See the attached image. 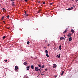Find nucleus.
Here are the masks:
<instances>
[{"mask_svg": "<svg viewBox=\"0 0 78 78\" xmlns=\"http://www.w3.org/2000/svg\"><path fill=\"white\" fill-rule=\"evenodd\" d=\"M71 32H72L73 33L74 32V30L73 29L71 30Z\"/></svg>", "mask_w": 78, "mask_h": 78, "instance_id": "4468645a", "label": "nucleus"}, {"mask_svg": "<svg viewBox=\"0 0 78 78\" xmlns=\"http://www.w3.org/2000/svg\"><path fill=\"white\" fill-rule=\"evenodd\" d=\"M24 1L26 2H28V0H24Z\"/></svg>", "mask_w": 78, "mask_h": 78, "instance_id": "c85d7f7f", "label": "nucleus"}, {"mask_svg": "<svg viewBox=\"0 0 78 78\" xmlns=\"http://www.w3.org/2000/svg\"><path fill=\"white\" fill-rule=\"evenodd\" d=\"M24 13H25V14H27V12L26 11H24Z\"/></svg>", "mask_w": 78, "mask_h": 78, "instance_id": "473e14b6", "label": "nucleus"}, {"mask_svg": "<svg viewBox=\"0 0 78 78\" xmlns=\"http://www.w3.org/2000/svg\"><path fill=\"white\" fill-rule=\"evenodd\" d=\"M45 52L46 54H48V51L47 50H46L45 51Z\"/></svg>", "mask_w": 78, "mask_h": 78, "instance_id": "ddd939ff", "label": "nucleus"}, {"mask_svg": "<svg viewBox=\"0 0 78 78\" xmlns=\"http://www.w3.org/2000/svg\"><path fill=\"white\" fill-rule=\"evenodd\" d=\"M37 12L38 13H39V12H39V11H37Z\"/></svg>", "mask_w": 78, "mask_h": 78, "instance_id": "e433bc0d", "label": "nucleus"}, {"mask_svg": "<svg viewBox=\"0 0 78 78\" xmlns=\"http://www.w3.org/2000/svg\"><path fill=\"white\" fill-rule=\"evenodd\" d=\"M76 2H78V0H76Z\"/></svg>", "mask_w": 78, "mask_h": 78, "instance_id": "c03bdc74", "label": "nucleus"}, {"mask_svg": "<svg viewBox=\"0 0 78 78\" xmlns=\"http://www.w3.org/2000/svg\"><path fill=\"white\" fill-rule=\"evenodd\" d=\"M39 11L40 12V11H41V10L40 9Z\"/></svg>", "mask_w": 78, "mask_h": 78, "instance_id": "a19ab883", "label": "nucleus"}, {"mask_svg": "<svg viewBox=\"0 0 78 78\" xmlns=\"http://www.w3.org/2000/svg\"><path fill=\"white\" fill-rule=\"evenodd\" d=\"M67 36L69 37H71V36H72V34L70 33H69L68 34Z\"/></svg>", "mask_w": 78, "mask_h": 78, "instance_id": "7ed1b4c3", "label": "nucleus"}, {"mask_svg": "<svg viewBox=\"0 0 78 78\" xmlns=\"http://www.w3.org/2000/svg\"><path fill=\"white\" fill-rule=\"evenodd\" d=\"M15 70H17V69H18V66H16L15 67Z\"/></svg>", "mask_w": 78, "mask_h": 78, "instance_id": "39448f33", "label": "nucleus"}, {"mask_svg": "<svg viewBox=\"0 0 78 78\" xmlns=\"http://www.w3.org/2000/svg\"><path fill=\"white\" fill-rule=\"evenodd\" d=\"M73 7H71L67 9V10H68V11H70V10H71V9H73Z\"/></svg>", "mask_w": 78, "mask_h": 78, "instance_id": "20e7f679", "label": "nucleus"}, {"mask_svg": "<svg viewBox=\"0 0 78 78\" xmlns=\"http://www.w3.org/2000/svg\"><path fill=\"white\" fill-rule=\"evenodd\" d=\"M62 39L65 40V38H64V37H61L60 38V41H61V40Z\"/></svg>", "mask_w": 78, "mask_h": 78, "instance_id": "f257e3e1", "label": "nucleus"}, {"mask_svg": "<svg viewBox=\"0 0 78 78\" xmlns=\"http://www.w3.org/2000/svg\"><path fill=\"white\" fill-rule=\"evenodd\" d=\"M5 18V16H3L2 17V18L1 19L2 20H3V19Z\"/></svg>", "mask_w": 78, "mask_h": 78, "instance_id": "6ab92c4d", "label": "nucleus"}, {"mask_svg": "<svg viewBox=\"0 0 78 78\" xmlns=\"http://www.w3.org/2000/svg\"><path fill=\"white\" fill-rule=\"evenodd\" d=\"M44 66L43 65L41 66V68H44Z\"/></svg>", "mask_w": 78, "mask_h": 78, "instance_id": "b1692460", "label": "nucleus"}, {"mask_svg": "<svg viewBox=\"0 0 78 78\" xmlns=\"http://www.w3.org/2000/svg\"><path fill=\"white\" fill-rule=\"evenodd\" d=\"M46 56L48 57H48H49V55H48L47 54Z\"/></svg>", "mask_w": 78, "mask_h": 78, "instance_id": "aec40b11", "label": "nucleus"}, {"mask_svg": "<svg viewBox=\"0 0 78 78\" xmlns=\"http://www.w3.org/2000/svg\"><path fill=\"white\" fill-rule=\"evenodd\" d=\"M64 71H62V73H61V76H62V75H63V74H64Z\"/></svg>", "mask_w": 78, "mask_h": 78, "instance_id": "f8f14e48", "label": "nucleus"}, {"mask_svg": "<svg viewBox=\"0 0 78 78\" xmlns=\"http://www.w3.org/2000/svg\"><path fill=\"white\" fill-rule=\"evenodd\" d=\"M21 1H22V0H20Z\"/></svg>", "mask_w": 78, "mask_h": 78, "instance_id": "8fccbe9b", "label": "nucleus"}, {"mask_svg": "<svg viewBox=\"0 0 78 78\" xmlns=\"http://www.w3.org/2000/svg\"><path fill=\"white\" fill-rule=\"evenodd\" d=\"M9 28H10L9 27H7V29H8V30H9Z\"/></svg>", "mask_w": 78, "mask_h": 78, "instance_id": "7c9ffc66", "label": "nucleus"}, {"mask_svg": "<svg viewBox=\"0 0 78 78\" xmlns=\"http://www.w3.org/2000/svg\"><path fill=\"white\" fill-rule=\"evenodd\" d=\"M40 70V69H36V71H39V70Z\"/></svg>", "mask_w": 78, "mask_h": 78, "instance_id": "412c9836", "label": "nucleus"}, {"mask_svg": "<svg viewBox=\"0 0 78 78\" xmlns=\"http://www.w3.org/2000/svg\"><path fill=\"white\" fill-rule=\"evenodd\" d=\"M3 22H4V23H5V21H3Z\"/></svg>", "mask_w": 78, "mask_h": 78, "instance_id": "49530a36", "label": "nucleus"}, {"mask_svg": "<svg viewBox=\"0 0 78 78\" xmlns=\"http://www.w3.org/2000/svg\"><path fill=\"white\" fill-rule=\"evenodd\" d=\"M24 65H27V62H24L23 63Z\"/></svg>", "mask_w": 78, "mask_h": 78, "instance_id": "dca6fc26", "label": "nucleus"}, {"mask_svg": "<svg viewBox=\"0 0 78 78\" xmlns=\"http://www.w3.org/2000/svg\"><path fill=\"white\" fill-rule=\"evenodd\" d=\"M4 61H5V62H7V60H4Z\"/></svg>", "mask_w": 78, "mask_h": 78, "instance_id": "2f4dec72", "label": "nucleus"}, {"mask_svg": "<svg viewBox=\"0 0 78 78\" xmlns=\"http://www.w3.org/2000/svg\"><path fill=\"white\" fill-rule=\"evenodd\" d=\"M50 5H53V3H50Z\"/></svg>", "mask_w": 78, "mask_h": 78, "instance_id": "393cba45", "label": "nucleus"}, {"mask_svg": "<svg viewBox=\"0 0 78 78\" xmlns=\"http://www.w3.org/2000/svg\"><path fill=\"white\" fill-rule=\"evenodd\" d=\"M71 1H74V0H71Z\"/></svg>", "mask_w": 78, "mask_h": 78, "instance_id": "de8ad7c7", "label": "nucleus"}, {"mask_svg": "<svg viewBox=\"0 0 78 78\" xmlns=\"http://www.w3.org/2000/svg\"><path fill=\"white\" fill-rule=\"evenodd\" d=\"M12 6H15V5H14V2H13L12 3Z\"/></svg>", "mask_w": 78, "mask_h": 78, "instance_id": "1a4fd4ad", "label": "nucleus"}, {"mask_svg": "<svg viewBox=\"0 0 78 78\" xmlns=\"http://www.w3.org/2000/svg\"><path fill=\"white\" fill-rule=\"evenodd\" d=\"M34 66L33 65H32L31 66V68L32 69H34Z\"/></svg>", "mask_w": 78, "mask_h": 78, "instance_id": "0eeeda50", "label": "nucleus"}, {"mask_svg": "<svg viewBox=\"0 0 78 78\" xmlns=\"http://www.w3.org/2000/svg\"><path fill=\"white\" fill-rule=\"evenodd\" d=\"M47 42V40H45V42Z\"/></svg>", "mask_w": 78, "mask_h": 78, "instance_id": "58836bf2", "label": "nucleus"}, {"mask_svg": "<svg viewBox=\"0 0 78 78\" xmlns=\"http://www.w3.org/2000/svg\"><path fill=\"white\" fill-rule=\"evenodd\" d=\"M53 68H55V67H56V66H53Z\"/></svg>", "mask_w": 78, "mask_h": 78, "instance_id": "72a5a7b5", "label": "nucleus"}, {"mask_svg": "<svg viewBox=\"0 0 78 78\" xmlns=\"http://www.w3.org/2000/svg\"><path fill=\"white\" fill-rule=\"evenodd\" d=\"M59 49L60 50H61V45L59 46Z\"/></svg>", "mask_w": 78, "mask_h": 78, "instance_id": "9b49d317", "label": "nucleus"}, {"mask_svg": "<svg viewBox=\"0 0 78 78\" xmlns=\"http://www.w3.org/2000/svg\"><path fill=\"white\" fill-rule=\"evenodd\" d=\"M50 44H48L47 45V46H50Z\"/></svg>", "mask_w": 78, "mask_h": 78, "instance_id": "bb28decb", "label": "nucleus"}, {"mask_svg": "<svg viewBox=\"0 0 78 78\" xmlns=\"http://www.w3.org/2000/svg\"><path fill=\"white\" fill-rule=\"evenodd\" d=\"M65 37H66L65 36Z\"/></svg>", "mask_w": 78, "mask_h": 78, "instance_id": "3c124183", "label": "nucleus"}, {"mask_svg": "<svg viewBox=\"0 0 78 78\" xmlns=\"http://www.w3.org/2000/svg\"><path fill=\"white\" fill-rule=\"evenodd\" d=\"M54 66H55V67H56V65H55Z\"/></svg>", "mask_w": 78, "mask_h": 78, "instance_id": "a18cd8bd", "label": "nucleus"}, {"mask_svg": "<svg viewBox=\"0 0 78 78\" xmlns=\"http://www.w3.org/2000/svg\"><path fill=\"white\" fill-rule=\"evenodd\" d=\"M69 41H72V37H70L69 38Z\"/></svg>", "mask_w": 78, "mask_h": 78, "instance_id": "6e6552de", "label": "nucleus"}, {"mask_svg": "<svg viewBox=\"0 0 78 78\" xmlns=\"http://www.w3.org/2000/svg\"><path fill=\"white\" fill-rule=\"evenodd\" d=\"M27 45H29V44H30V42L29 41L27 42Z\"/></svg>", "mask_w": 78, "mask_h": 78, "instance_id": "a211bd4d", "label": "nucleus"}, {"mask_svg": "<svg viewBox=\"0 0 78 78\" xmlns=\"http://www.w3.org/2000/svg\"><path fill=\"white\" fill-rule=\"evenodd\" d=\"M7 18H9V15H8V16H7Z\"/></svg>", "mask_w": 78, "mask_h": 78, "instance_id": "a878e982", "label": "nucleus"}, {"mask_svg": "<svg viewBox=\"0 0 78 78\" xmlns=\"http://www.w3.org/2000/svg\"><path fill=\"white\" fill-rule=\"evenodd\" d=\"M37 69H38V67H35V70H37Z\"/></svg>", "mask_w": 78, "mask_h": 78, "instance_id": "4be33fe9", "label": "nucleus"}, {"mask_svg": "<svg viewBox=\"0 0 78 78\" xmlns=\"http://www.w3.org/2000/svg\"><path fill=\"white\" fill-rule=\"evenodd\" d=\"M11 2H14L15 0H10Z\"/></svg>", "mask_w": 78, "mask_h": 78, "instance_id": "cd10ccee", "label": "nucleus"}, {"mask_svg": "<svg viewBox=\"0 0 78 78\" xmlns=\"http://www.w3.org/2000/svg\"><path fill=\"white\" fill-rule=\"evenodd\" d=\"M44 75V74H42V73L41 74L42 75Z\"/></svg>", "mask_w": 78, "mask_h": 78, "instance_id": "ea45409f", "label": "nucleus"}, {"mask_svg": "<svg viewBox=\"0 0 78 78\" xmlns=\"http://www.w3.org/2000/svg\"><path fill=\"white\" fill-rule=\"evenodd\" d=\"M45 71H47V70H48V69H45Z\"/></svg>", "mask_w": 78, "mask_h": 78, "instance_id": "f704fd0d", "label": "nucleus"}, {"mask_svg": "<svg viewBox=\"0 0 78 78\" xmlns=\"http://www.w3.org/2000/svg\"><path fill=\"white\" fill-rule=\"evenodd\" d=\"M2 10H3V11H4V12H6V10L5 9V8H3L2 9Z\"/></svg>", "mask_w": 78, "mask_h": 78, "instance_id": "9d476101", "label": "nucleus"}, {"mask_svg": "<svg viewBox=\"0 0 78 78\" xmlns=\"http://www.w3.org/2000/svg\"><path fill=\"white\" fill-rule=\"evenodd\" d=\"M0 6H1V5L0 4Z\"/></svg>", "mask_w": 78, "mask_h": 78, "instance_id": "09e8293b", "label": "nucleus"}, {"mask_svg": "<svg viewBox=\"0 0 78 78\" xmlns=\"http://www.w3.org/2000/svg\"><path fill=\"white\" fill-rule=\"evenodd\" d=\"M73 7H75V6L74 5H73Z\"/></svg>", "mask_w": 78, "mask_h": 78, "instance_id": "4c0bfd02", "label": "nucleus"}, {"mask_svg": "<svg viewBox=\"0 0 78 78\" xmlns=\"http://www.w3.org/2000/svg\"><path fill=\"white\" fill-rule=\"evenodd\" d=\"M58 55H57V56H58V58H60V56H61V54H59Z\"/></svg>", "mask_w": 78, "mask_h": 78, "instance_id": "423d86ee", "label": "nucleus"}, {"mask_svg": "<svg viewBox=\"0 0 78 78\" xmlns=\"http://www.w3.org/2000/svg\"><path fill=\"white\" fill-rule=\"evenodd\" d=\"M44 48H47V47H44Z\"/></svg>", "mask_w": 78, "mask_h": 78, "instance_id": "37998d69", "label": "nucleus"}, {"mask_svg": "<svg viewBox=\"0 0 78 78\" xmlns=\"http://www.w3.org/2000/svg\"><path fill=\"white\" fill-rule=\"evenodd\" d=\"M55 76V78H56V77H57V76Z\"/></svg>", "mask_w": 78, "mask_h": 78, "instance_id": "79ce46f5", "label": "nucleus"}, {"mask_svg": "<svg viewBox=\"0 0 78 78\" xmlns=\"http://www.w3.org/2000/svg\"><path fill=\"white\" fill-rule=\"evenodd\" d=\"M67 30H65V31L63 33H66V32H67Z\"/></svg>", "mask_w": 78, "mask_h": 78, "instance_id": "f3484780", "label": "nucleus"}, {"mask_svg": "<svg viewBox=\"0 0 78 78\" xmlns=\"http://www.w3.org/2000/svg\"><path fill=\"white\" fill-rule=\"evenodd\" d=\"M30 66H27V70H30V69H29V68H30Z\"/></svg>", "mask_w": 78, "mask_h": 78, "instance_id": "f03ea898", "label": "nucleus"}, {"mask_svg": "<svg viewBox=\"0 0 78 78\" xmlns=\"http://www.w3.org/2000/svg\"><path fill=\"white\" fill-rule=\"evenodd\" d=\"M38 66L40 67V69H41V65H38Z\"/></svg>", "mask_w": 78, "mask_h": 78, "instance_id": "2eb2a0df", "label": "nucleus"}, {"mask_svg": "<svg viewBox=\"0 0 78 78\" xmlns=\"http://www.w3.org/2000/svg\"><path fill=\"white\" fill-rule=\"evenodd\" d=\"M5 36H4L2 37L3 39H5Z\"/></svg>", "mask_w": 78, "mask_h": 78, "instance_id": "5701e85b", "label": "nucleus"}, {"mask_svg": "<svg viewBox=\"0 0 78 78\" xmlns=\"http://www.w3.org/2000/svg\"><path fill=\"white\" fill-rule=\"evenodd\" d=\"M40 2H40V1H38V3H40Z\"/></svg>", "mask_w": 78, "mask_h": 78, "instance_id": "c9c22d12", "label": "nucleus"}, {"mask_svg": "<svg viewBox=\"0 0 78 78\" xmlns=\"http://www.w3.org/2000/svg\"><path fill=\"white\" fill-rule=\"evenodd\" d=\"M43 4H44V5H45V2H43Z\"/></svg>", "mask_w": 78, "mask_h": 78, "instance_id": "c756f323", "label": "nucleus"}]
</instances>
